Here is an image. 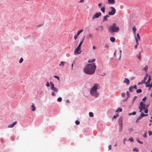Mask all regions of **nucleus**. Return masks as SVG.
<instances>
[{
	"label": "nucleus",
	"mask_w": 152,
	"mask_h": 152,
	"mask_svg": "<svg viewBox=\"0 0 152 152\" xmlns=\"http://www.w3.org/2000/svg\"><path fill=\"white\" fill-rule=\"evenodd\" d=\"M96 68V66L94 63L88 64L84 67L83 71L86 74L92 75L95 73Z\"/></svg>",
	"instance_id": "f257e3e1"
},
{
	"label": "nucleus",
	"mask_w": 152,
	"mask_h": 152,
	"mask_svg": "<svg viewBox=\"0 0 152 152\" xmlns=\"http://www.w3.org/2000/svg\"><path fill=\"white\" fill-rule=\"evenodd\" d=\"M108 31L110 33H113L114 32H118L119 30V28L116 26V24L113 23L112 25L109 27L108 28Z\"/></svg>",
	"instance_id": "f03ea898"
},
{
	"label": "nucleus",
	"mask_w": 152,
	"mask_h": 152,
	"mask_svg": "<svg viewBox=\"0 0 152 152\" xmlns=\"http://www.w3.org/2000/svg\"><path fill=\"white\" fill-rule=\"evenodd\" d=\"M90 93L91 95L96 98L99 95V94L96 91L92 89V88L90 90Z\"/></svg>",
	"instance_id": "7ed1b4c3"
},
{
	"label": "nucleus",
	"mask_w": 152,
	"mask_h": 152,
	"mask_svg": "<svg viewBox=\"0 0 152 152\" xmlns=\"http://www.w3.org/2000/svg\"><path fill=\"white\" fill-rule=\"evenodd\" d=\"M110 8L111 9V11L109 12L108 14L111 15H114L116 12L115 9L114 7H110Z\"/></svg>",
	"instance_id": "20e7f679"
},
{
	"label": "nucleus",
	"mask_w": 152,
	"mask_h": 152,
	"mask_svg": "<svg viewBox=\"0 0 152 152\" xmlns=\"http://www.w3.org/2000/svg\"><path fill=\"white\" fill-rule=\"evenodd\" d=\"M50 84L51 85V89L56 93H58V90L56 88L54 87V84L51 82H50Z\"/></svg>",
	"instance_id": "39448f33"
},
{
	"label": "nucleus",
	"mask_w": 152,
	"mask_h": 152,
	"mask_svg": "<svg viewBox=\"0 0 152 152\" xmlns=\"http://www.w3.org/2000/svg\"><path fill=\"white\" fill-rule=\"evenodd\" d=\"M140 106H139V108L140 110V112L141 111L142 109H145L146 105L145 104L143 103V102H141L140 103Z\"/></svg>",
	"instance_id": "423d86ee"
},
{
	"label": "nucleus",
	"mask_w": 152,
	"mask_h": 152,
	"mask_svg": "<svg viewBox=\"0 0 152 152\" xmlns=\"http://www.w3.org/2000/svg\"><path fill=\"white\" fill-rule=\"evenodd\" d=\"M102 14L101 12H97L94 15L92 19L94 20L95 18H98Z\"/></svg>",
	"instance_id": "0eeeda50"
},
{
	"label": "nucleus",
	"mask_w": 152,
	"mask_h": 152,
	"mask_svg": "<svg viewBox=\"0 0 152 152\" xmlns=\"http://www.w3.org/2000/svg\"><path fill=\"white\" fill-rule=\"evenodd\" d=\"M80 49L81 48L77 46V47L75 50L74 53L77 54H80L82 52V51H80Z\"/></svg>",
	"instance_id": "6e6552de"
},
{
	"label": "nucleus",
	"mask_w": 152,
	"mask_h": 152,
	"mask_svg": "<svg viewBox=\"0 0 152 152\" xmlns=\"http://www.w3.org/2000/svg\"><path fill=\"white\" fill-rule=\"evenodd\" d=\"M99 87V85L98 83L95 84L93 87L91 88L92 89L94 90L97 91V90L98 88V87Z\"/></svg>",
	"instance_id": "1a4fd4ad"
},
{
	"label": "nucleus",
	"mask_w": 152,
	"mask_h": 152,
	"mask_svg": "<svg viewBox=\"0 0 152 152\" xmlns=\"http://www.w3.org/2000/svg\"><path fill=\"white\" fill-rule=\"evenodd\" d=\"M108 4L110 5L114 4L115 1V0H107Z\"/></svg>",
	"instance_id": "9d476101"
},
{
	"label": "nucleus",
	"mask_w": 152,
	"mask_h": 152,
	"mask_svg": "<svg viewBox=\"0 0 152 152\" xmlns=\"http://www.w3.org/2000/svg\"><path fill=\"white\" fill-rule=\"evenodd\" d=\"M124 82L126 83L128 85L129 83V80L128 78H125L124 81Z\"/></svg>",
	"instance_id": "9b49d317"
},
{
	"label": "nucleus",
	"mask_w": 152,
	"mask_h": 152,
	"mask_svg": "<svg viewBox=\"0 0 152 152\" xmlns=\"http://www.w3.org/2000/svg\"><path fill=\"white\" fill-rule=\"evenodd\" d=\"M148 115V114H144L143 112H142L141 113V114H140V116L142 118V117H145V116H146Z\"/></svg>",
	"instance_id": "f8f14e48"
},
{
	"label": "nucleus",
	"mask_w": 152,
	"mask_h": 152,
	"mask_svg": "<svg viewBox=\"0 0 152 152\" xmlns=\"http://www.w3.org/2000/svg\"><path fill=\"white\" fill-rule=\"evenodd\" d=\"M122 125L123 124L122 123L119 124L120 128L119 130V132H121L122 130Z\"/></svg>",
	"instance_id": "ddd939ff"
},
{
	"label": "nucleus",
	"mask_w": 152,
	"mask_h": 152,
	"mask_svg": "<svg viewBox=\"0 0 152 152\" xmlns=\"http://www.w3.org/2000/svg\"><path fill=\"white\" fill-rule=\"evenodd\" d=\"M17 123V121H15L14 122H13L12 124H10V128H12Z\"/></svg>",
	"instance_id": "4468645a"
},
{
	"label": "nucleus",
	"mask_w": 152,
	"mask_h": 152,
	"mask_svg": "<svg viewBox=\"0 0 152 152\" xmlns=\"http://www.w3.org/2000/svg\"><path fill=\"white\" fill-rule=\"evenodd\" d=\"M83 31V29H81L80 30L77 31L76 35L78 36Z\"/></svg>",
	"instance_id": "2eb2a0df"
},
{
	"label": "nucleus",
	"mask_w": 152,
	"mask_h": 152,
	"mask_svg": "<svg viewBox=\"0 0 152 152\" xmlns=\"http://www.w3.org/2000/svg\"><path fill=\"white\" fill-rule=\"evenodd\" d=\"M137 113L136 111H133L132 113H129L128 114V115L130 116L131 115H135Z\"/></svg>",
	"instance_id": "dca6fc26"
},
{
	"label": "nucleus",
	"mask_w": 152,
	"mask_h": 152,
	"mask_svg": "<svg viewBox=\"0 0 152 152\" xmlns=\"http://www.w3.org/2000/svg\"><path fill=\"white\" fill-rule=\"evenodd\" d=\"M110 40L112 42H114L115 41V39L114 37H111L110 38Z\"/></svg>",
	"instance_id": "f3484780"
},
{
	"label": "nucleus",
	"mask_w": 152,
	"mask_h": 152,
	"mask_svg": "<svg viewBox=\"0 0 152 152\" xmlns=\"http://www.w3.org/2000/svg\"><path fill=\"white\" fill-rule=\"evenodd\" d=\"M151 80V77H149L148 80L147 81V82H144V83L146 84H147L148 83H149L150 82V81Z\"/></svg>",
	"instance_id": "a211bd4d"
},
{
	"label": "nucleus",
	"mask_w": 152,
	"mask_h": 152,
	"mask_svg": "<svg viewBox=\"0 0 152 152\" xmlns=\"http://www.w3.org/2000/svg\"><path fill=\"white\" fill-rule=\"evenodd\" d=\"M95 61V59H90L88 61V63H93Z\"/></svg>",
	"instance_id": "6ab92c4d"
},
{
	"label": "nucleus",
	"mask_w": 152,
	"mask_h": 152,
	"mask_svg": "<svg viewBox=\"0 0 152 152\" xmlns=\"http://www.w3.org/2000/svg\"><path fill=\"white\" fill-rule=\"evenodd\" d=\"M65 63H66V62L64 61H61V62L60 64H59V66H61V65L63 66Z\"/></svg>",
	"instance_id": "aec40b11"
},
{
	"label": "nucleus",
	"mask_w": 152,
	"mask_h": 152,
	"mask_svg": "<svg viewBox=\"0 0 152 152\" xmlns=\"http://www.w3.org/2000/svg\"><path fill=\"white\" fill-rule=\"evenodd\" d=\"M132 30L133 31L134 34V35H135V36H135V31L136 30V29L135 28L134 26L132 27Z\"/></svg>",
	"instance_id": "412c9836"
},
{
	"label": "nucleus",
	"mask_w": 152,
	"mask_h": 152,
	"mask_svg": "<svg viewBox=\"0 0 152 152\" xmlns=\"http://www.w3.org/2000/svg\"><path fill=\"white\" fill-rule=\"evenodd\" d=\"M100 10L101 11H102L103 13H104L105 12V7H101Z\"/></svg>",
	"instance_id": "4be33fe9"
},
{
	"label": "nucleus",
	"mask_w": 152,
	"mask_h": 152,
	"mask_svg": "<svg viewBox=\"0 0 152 152\" xmlns=\"http://www.w3.org/2000/svg\"><path fill=\"white\" fill-rule=\"evenodd\" d=\"M32 107L31 110L33 111H35V107L34 106V105L33 104L31 106Z\"/></svg>",
	"instance_id": "5701e85b"
},
{
	"label": "nucleus",
	"mask_w": 152,
	"mask_h": 152,
	"mask_svg": "<svg viewBox=\"0 0 152 152\" xmlns=\"http://www.w3.org/2000/svg\"><path fill=\"white\" fill-rule=\"evenodd\" d=\"M129 90L130 92H132L133 91V87L132 86H131L129 87Z\"/></svg>",
	"instance_id": "b1692460"
},
{
	"label": "nucleus",
	"mask_w": 152,
	"mask_h": 152,
	"mask_svg": "<svg viewBox=\"0 0 152 152\" xmlns=\"http://www.w3.org/2000/svg\"><path fill=\"white\" fill-rule=\"evenodd\" d=\"M142 119V118H141L140 117V116H139L137 118V119H136V121H135V122H136V123H138V122H139V120H140V119Z\"/></svg>",
	"instance_id": "393cba45"
},
{
	"label": "nucleus",
	"mask_w": 152,
	"mask_h": 152,
	"mask_svg": "<svg viewBox=\"0 0 152 152\" xmlns=\"http://www.w3.org/2000/svg\"><path fill=\"white\" fill-rule=\"evenodd\" d=\"M142 91L141 89H137L136 91V93H139L142 92Z\"/></svg>",
	"instance_id": "a878e982"
},
{
	"label": "nucleus",
	"mask_w": 152,
	"mask_h": 152,
	"mask_svg": "<svg viewBox=\"0 0 152 152\" xmlns=\"http://www.w3.org/2000/svg\"><path fill=\"white\" fill-rule=\"evenodd\" d=\"M89 115L90 117H93L94 116V114L92 112H90L89 113Z\"/></svg>",
	"instance_id": "bb28decb"
},
{
	"label": "nucleus",
	"mask_w": 152,
	"mask_h": 152,
	"mask_svg": "<svg viewBox=\"0 0 152 152\" xmlns=\"http://www.w3.org/2000/svg\"><path fill=\"white\" fill-rule=\"evenodd\" d=\"M148 67L147 65L145 66V67L143 68V69L146 72L148 69Z\"/></svg>",
	"instance_id": "cd10ccee"
},
{
	"label": "nucleus",
	"mask_w": 152,
	"mask_h": 152,
	"mask_svg": "<svg viewBox=\"0 0 152 152\" xmlns=\"http://www.w3.org/2000/svg\"><path fill=\"white\" fill-rule=\"evenodd\" d=\"M62 100V98L61 97H59L57 99V101L58 102H60Z\"/></svg>",
	"instance_id": "c85d7f7f"
},
{
	"label": "nucleus",
	"mask_w": 152,
	"mask_h": 152,
	"mask_svg": "<svg viewBox=\"0 0 152 152\" xmlns=\"http://www.w3.org/2000/svg\"><path fill=\"white\" fill-rule=\"evenodd\" d=\"M107 20V17H106L105 16H104L103 18V20L102 22H104L105 21H106Z\"/></svg>",
	"instance_id": "c756f323"
},
{
	"label": "nucleus",
	"mask_w": 152,
	"mask_h": 152,
	"mask_svg": "<svg viewBox=\"0 0 152 152\" xmlns=\"http://www.w3.org/2000/svg\"><path fill=\"white\" fill-rule=\"evenodd\" d=\"M122 111V109L120 108H118L117 110V111H118L119 112H121Z\"/></svg>",
	"instance_id": "7c9ffc66"
},
{
	"label": "nucleus",
	"mask_w": 152,
	"mask_h": 152,
	"mask_svg": "<svg viewBox=\"0 0 152 152\" xmlns=\"http://www.w3.org/2000/svg\"><path fill=\"white\" fill-rule=\"evenodd\" d=\"M137 141L138 143H139L140 144H142L143 143L142 142L140 141V140L139 139H138V138H137Z\"/></svg>",
	"instance_id": "2f4dec72"
},
{
	"label": "nucleus",
	"mask_w": 152,
	"mask_h": 152,
	"mask_svg": "<svg viewBox=\"0 0 152 152\" xmlns=\"http://www.w3.org/2000/svg\"><path fill=\"white\" fill-rule=\"evenodd\" d=\"M120 52V55H119V60L121 58V53H122V50H119Z\"/></svg>",
	"instance_id": "473e14b6"
},
{
	"label": "nucleus",
	"mask_w": 152,
	"mask_h": 152,
	"mask_svg": "<svg viewBox=\"0 0 152 152\" xmlns=\"http://www.w3.org/2000/svg\"><path fill=\"white\" fill-rule=\"evenodd\" d=\"M135 40H136V44L137 45H139V43H138V40L136 37V36H135Z\"/></svg>",
	"instance_id": "72a5a7b5"
},
{
	"label": "nucleus",
	"mask_w": 152,
	"mask_h": 152,
	"mask_svg": "<svg viewBox=\"0 0 152 152\" xmlns=\"http://www.w3.org/2000/svg\"><path fill=\"white\" fill-rule=\"evenodd\" d=\"M147 133L146 132H145L144 134L143 135V136L144 138H146L147 137Z\"/></svg>",
	"instance_id": "f704fd0d"
},
{
	"label": "nucleus",
	"mask_w": 152,
	"mask_h": 152,
	"mask_svg": "<svg viewBox=\"0 0 152 152\" xmlns=\"http://www.w3.org/2000/svg\"><path fill=\"white\" fill-rule=\"evenodd\" d=\"M83 41H80V43L78 45V47H80L82 45V44L83 43Z\"/></svg>",
	"instance_id": "c9c22d12"
},
{
	"label": "nucleus",
	"mask_w": 152,
	"mask_h": 152,
	"mask_svg": "<svg viewBox=\"0 0 152 152\" xmlns=\"http://www.w3.org/2000/svg\"><path fill=\"white\" fill-rule=\"evenodd\" d=\"M75 123L77 125H79L80 124V122L78 120H77L75 121Z\"/></svg>",
	"instance_id": "e433bc0d"
},
{
	"label": "nucleus",
	"mask_w": 152,
	"mask_h": 152,
	"mask_svg": "<svg viewBox=\"0 0 152 152\" xmlns=\"http://www.w3.org/2000/svg\"><path fill=\"white\" fill-rule=\"evenodd\" d=\"M23 59L22 58H21L19 60V62L20 64H21L23 62Z\"/></svg>",
	"instance_id": "4c0bfd02"
},
{
	"label": "nucleus",
	"mask_w": 152,
	"mask_h": 152,
	"mask_svg": "<svg viewBox=\"0 0 152 152\" xmlns=\"http://www.w3.org/2000/svg\"><path fill=\"white\" fill-rule=\"evenodd\" d=\"M137 97V96H135L134 97V98L133 100V101H132V104H134V102Z\"/></svg>",
	"instance_id": "58836bf2"
},
{
	"label": "nucleus",
	"mask_w": 152,
	"mask_h": 152,
	"mask_svg": "<svg viewBox=\"0 0 152 152\" xmlns=\"http://www.w3.org/2000/svg\"><path fill=\"white\" fill-rule=\"evenodd\" d=\"M133 151L136 152H138L139 151L136 148H134L133 149Z\"/></svg>",
	"instance_id": "ea45409f"
},
{
	"label": "nucleus",
	"mask_w": 152,
	"mask_h": 152,
	"mask_svg": "<svg viewBox=\"0 0 152 152\" xmlns=\"http://www.w3.org/2000/svg\"><path fill=\"white\" fill-rule=\"evenodd\" d=\"M126 94L127 96V97H128V98H129V96L130 95L129 92L128 91H127L126 92Z\"/></svg>",
	"instance_id": "a19ab883"
},
{
	"label": "nucleus",
	"mask_w": 152,
	"mask_h": 152,
	"mask_svg": "<svg viewBox=\"0 0 152 152\" xmlns=\"http://www.w3.org/2000/svg\"><path fill=\"white\" fill-rule=\"evenodd\" d=\"M137 56L139 59H140L141 58V54L140 53H139L137 55Z\"/></svg>",
	"instance_id": "79ce46f5"
},
{
	"label": "nucleus",
	"mask_w": 152,
	"mask_h": 152,
	"mask_svg": "<svg viewBox=\"0 0 152 152\" xmlns=\"http://www.w3.org/2000/svg\"><path fill=\"white\" fill-rule=\"evenodd\" d=\"M53 77L55 78H56L57 79V80H59V77L57 76H56V75H54L53 76Z\"/></svg>",
	"instance_id": "37998d69"
},
{
	"label": "nucleus",
	"mask_w": 152,
	"mask_h": 152,
	"mask_svg": "<svg viewBox=\"0 0 152 152\" xmlns=\"http://www.w3.org/2000/svg\"><path fill=\"white\" fill-rule=\"evenodd\" d=\"M129 140L131 142H133L134 141V140L132 137H130L129 138Z\"/></svg>",
	"instance_id": "c03bdc74"
},
{
	"label": "nucleus",
	"mask_w": 152,
	"mask_h": 152,
	"mask_svg": "<svg viewBox=\"0 0 152 152\" xmlns=\"http://www.w3.org/2000/svg\"><path fill=\"white\" fill-rule=\"evenodd\" d=\"M144 110H145L144 112L145 113H148V109H145H145H144Z\"/></svg>",
	"instance_id": "a18cd8bd"
},
{
	"label": "nucleus",
	"mask_w": 152,
	"mask_h": 152,
	"mask_svg": "<svg viewBox=\"0 0 152 152\" xmlns=\"http://www.w3.org/2000/svg\"><path fill=\"white\" fill-rule=\"evenodd\" d=\"M109 47V45L107 44H106L104 46V47L105 48H108Z\"/></svg>",
	"instance_id": "49530a36"
},
{
	"label": "nucleus",
	"mask_w": 152,
	"mask_h": 152,
	"mask_svg": "<svg viewBox=\"0 0 152 152\" xmlns=\"http://www.w3.org/2000/svg\"><path fill=\"white\" fill-rule=\"evenodd\" d=\"M148 134L149 136H151L152 135V132L151 131H148Z\"/></svg>",
	"instance_id": "de8ad7c7"
},
{
	"label": "nucleus",
	"mask_w": 152,
	"mask_h": 152,
	"mask_svg": "<svg viewBox=\"0 0 152 152\" xmlns=\"http://www.w3.org/2000/svg\"><path fill=\"white\" fill-rule=\"evenodd\" d=\"M119 115H118V114H116V115H114L113 116V118H115L117 117Z\"/></svg>",
	"instance_id": "09e8293b"
},
{
	"label": "nucleus",
	"mask_w": 152,
	"mask_h": 152,
	"mask_svg": "<svg viewBox=\"0 0 152 152\" xmlns=\"http://www.w3.org/2000/svg\"><path fill=\"white\" fill-rule=\"evenodd\" d=\"M51 95L53 96H55L56 95L55 93L53 91H52L51 93Z\"/></svg>",
	"instance_id": "8fccbe9b"
},
{
	"label": "nucleus",
	"mask_w": 152,
	"mask_h": 152,
	"mask_svg": "<svg viewBox=\"0 0 152 152\" xmlns=\"http://www.w3.org/2000/svg\"><path fill=\"white\" fill-rule=\"evenodd\" d=\"M150 85V87L149 88V89H148V90H150V89L152 88V82L151 83V84L149 85Z\"/></svg>",
	"instance_id": "3c124183"
},
{
	"label": "nucleus",
	"mask_w": 152,
	"mask_h": 152,
	"mask_svg": "<svg viewBox=\"0 0 152 152\" xmlns=\"http://www.w3.org/2000/svg\"><path fill=\"white\" fill-rule=\"evenodd\" d=\"M126 95L125 93H123L121 94V96L122 97H124Z\"/></svg>",
	"instance_id": "603ef678"
},
{
	"label": "nucleus",
	"mask_w": 152,
	"mask_h": 152,
	"mask_svg": "<svg viewBox=\"0 0 152 152\" xmlns=\"http://www.w3.org/2000/svg\"><path fill=\"white\" fill-rule=\"evenodd\" d=\"M137 38H138V39L139 40H140V36H139V34L138 33L137 34Z\"/></svg>",
	"instance_id": "864d4df0"
},
{
	"label": "nucleus",
	"mask_w": 152,
	"mask_h": 152,
	"mask_svg": "<svg viewBox=\"0 0 152 152\" xmlns=\"http://www.w3.org/2000/svg\"><path fill=\"white\" fill-rule=\"evenodd\" d=\"M78 36L76 35V34L74 36V39L75 40H76L77 39Z\"/></svg>",
	"instance_id": "5fc2aeb1"
},
{
	"label": "nucleus",
	"mask_w": 152,
	"mask_h": 152,
	"mask_svg": "<svg viewBox=\"0 0 152 152\" xmlns=\"http://www.w3.org/2000/svg\"><path fill=\"white\" fill-rule=\"evenodd\" d=\"M133 88H134L135 89H137V86L136 85H134V86H133Z\"/></svg>",
	"instance_id": "6e6d98bb"
},
{
	"label": "nucleus",
	"mask_w": 152,
	"mask_h": 152,
	"mask_svg": "<svg viewBox=\"0 0 152 152\" xmlns=\"http://www.w3.org/2000/svg\"><path fill=\"white\" fill-rule=\"evenodd\" d=\"M46 86L47 87H49L50 86V84L48 82L47 84H46Z\"/></svg>",
	"instance_id": "4d7b16f0"
},
{
	"label": "nucleus",
	"mask_w": 152,
	"mask_h": 152,
	"mask_svg": "<svg viewBox=\"0 0 152 152\" xmlns=\"http://www.w3.org/2000/svg\"><path fill=\"white\" fill-rule=\"evenodd\" d=\"M128 97H127L124 100H123V102H125L126 101L128 98Z\"/></svg>",
	"instance_id": "13d9d810"
},
{
	"label": "nucleus",
	"mask_w": 152,
	"mask_h": 152,
	"mask_svg": "<svg viewBox=\"0 0 152 152\" xmlns=\"http://www.w3.org/2000/svg\"><path fill=\"white\" fill-rule=\"evenodd\" d=\"M146 96H145L142 99V100L143 101H145L146 100Z\"/></svg>",
	"instance_id": "bf43d9fd"
},
{
	"label": "nucleus",
	"mask_w": 152,
	"mask_h": 152,
	"mask_svg": "<svg viewBox=\"0 0 152 152\" xmlns=\"http://www.w3.org/2000/svg\"><path fill=\"white\" fill-rule=\"evenodd\" d=\"M109 150H110L111 149V145H109L108 146Z\"/></svg>",
	"instance_id": "052dcab7"
},
{
	"label": "nucleus",
	"mask_w": 152,
	"mask_h": 152,
	"mask_svg": "<svg viewBox=\"0 0 152 152\" xmlns=\"http://www.w3.org/2000/svg\"><path fill=\"white\" fill-rule=\"evenodd\" d=\"M99 27L101 28V30L102 31L103 28V27L102 26H99Z\"/></svg>",
	"instance_id": "680f3d73"
},
{
	"label": "nucleus",
	"mask_w": 152,
	"mask_h": 152,
	"mask_svg": "<svg viewBox=\"0 0 152 152\" xmlns=\"http://www.w3.org/2000/svg\"><path fill=\"white\" fill-rule=\"evenodd\" d=\"M145 86L146 87H149V88L150 87L149 84L148 83V84H146L145 85Z\"/></svg>",
	"instance_id": "e2e57ef3"
},
{
	"label": "nucleus",
	"mask_w": 152,
	"mask_h": 152,
	"mask_svg": "<svg viewBox=\"0 0 152 152\" xmlns=\"http://www.w3.org/2000/svg\"><path fill=\"white\" fill-rule=\"evenodd\" d=\"M74 63V61L73 62V63L72 64L71 67H72V70L73 69V63Z\"/></svg>",
	"instance_id": "0e129e2a"
},
{
	"label": "nucleus",
	"mask_w": 152,
	"mask_h": 152,
	"mask_svg": "<svg viewBox=\"0 0 152 152\" xmlns=\"http://www.w3.org/2000/svg\"><path fill=\"white\" fill-rule=\"evenodd\" d=\"M142 82H139V83H138V85H141V84H142Z\"/></svg>",
	"instance_id": "69168bd1"
},
{
	"label": "nucleus",
	"mask_w": 152,
	"mask_h": 152,
	"mask_svg": "<svg viewBox=\"0 0 152 152\" xmlns=\"http://www.w3.org/2000/svg\"><path fill=\"white\" fill-rule=\"evenodd\" d=\"M102 4L101 3H99L98 5L99 7H100L102 5Z\"/></svg>",
	"instance_id": "338daca9"
},
{
	"label": "nucleus",
	"mask_w": 152,
	"mask_h": 152,
	"mask_svg": "<svg viewBox=\"0 0 152 152\" xmlns=\"http://www.w3.org/2000/svg\"><path fill=\"white\" fill-rule=\"evenodd\" d=\"M106 75V74L105 73H103V74H102L101 75L102 76H104V75Z\"/></svg>",
	"instance_id": "774afa93"
}]
</instances>
